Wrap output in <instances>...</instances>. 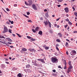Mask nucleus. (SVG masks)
<instances>
[{
    "label": "nucleus",
    "mask_w": 77,
    "mask_h": 77,
    "mask_svg": "<svg viewBox=\"0 0 77 77\" xmlns=\"http://www.w3.org/2000/svg\"><path fill=\"white\" fill-rule=\"evenodd\" d=\"M25 4L27 5V6H31L32 4V2L31 0H29L28 1V2H26L25 1Z\"/></svg>",
    "instance_id": "f257e3e1"
},
{
    "label": "nucleus",
    "mask_w": 77,
    "mask_h": 77,
    "mask_svg": "<svg viewBox=\"0 0 77 77\" xmlns=\"http://www.w3.org/2000/svg\"><path fill=\"white\" fill-rule=\"evenodd\" d=\"M57 59L56 58L53 57L51 59V62L53 63H57Z\"/></svg>",
    "instance_id": "f03ea898"
},
{
    "label": "nucleus",
    "mask_w": 77,
    "mask_h": 77,
    "mask_svg": "<svg viewBox=\"0 0 77 77\" xmlns=\"http://www.w3.org/2000/svg\"><path fill=\"white\" fill-rule=\"evenodd\" d=\"M8 32V29L7 26H4V30L2 31L3 33H5Z\"/></svg>",
    "instance_id": "7ed1b4c3"
},
{
    "label": "nucleus",
    "mask_w": 77,
    "mask_h": 77,
    "mask_svg": "<svg viewBox=\"0 0 77 77\" xmlns=\"http://www.w3.org/2000/svg\"><path fill=\"white\" fill-rule=\"evenodd\" d=\"M71 54L72 56H74L76 54V51L74 50H73L71 53Z\"/></svg>",
    "instance_id": "20e7f679"
},
{
    "label": "nucleus",
    "mask_w": 77,
    "mask_h": 77,
    "mask_svg": "<svg viewBox=\"0 0 77 77\" xmlns=\"http://www.w3.org/2000/svg\"><path fill=\"white\" fill-rule=\"evenodd\" d=\"M32 8L34 10H36L37 11L38 10V8H37V7H36V5L35 4H33L32 5Z\"/></svg>",
    "instance_id": "39448f33"
},
{
    "label": "nucleus",
    "mask_w": 77,
    "mask_h": 77,
    "mask_svg": "<svg viewBox=\"0 0 77 77\" xmlns=\"http://www.w3.org/2000/svg\"><path fill=\"white\" fill-rule=\"evenodd\" d=\"M27 37L28 39H30V40L32 41H35V39H33V38H32L31 37H30L29 36H27Z\"/></svg>",
    "instance_id": "423d86ee"
},
{
    "label": "nucleus",
    "mask_w": 77,
    "mask_h": 77,
    "mask_svg": "<svg viewBox=\"0 0 77 77\" xmlns=\"http://www.w3.org/2000/svg\"><path fill=\"white\" fill-rule=\"evenodd\" d=\"M38 60V61H41L43 63H45V61H44V60L42 59H37Z\"/></svg>",
    "instance_id": "0eeeda50"
},
{
    "label": "nucleus",
    "mask_w": 77,
    "mask_h": 77,
    "mask_svg": "<svg viewBox=\"0 0 77 77\" xmlns=\"http://www.w3.org/2000/svg\"><path fill=\"white\" fill-rule=\"evenodd\" d=\"M64 64L65 65L64 69H66V60H64Z\"/></svg>",
    "instance_id": "6e6552de"
},
{
    "label": "nucleus",
    "mask_w": 77,
    "mask_h": 77,
    "mask_svg": "<svg viewBox=\"0 0 77 77\" xmlns=\"http://www.w3.org/2000/svg\"><path fill=\"white\" fill-rule=\"evenodd\" d=\"M64 10L67 13H68V11H69V10H68V8L66 7L64 9Z\"/></svg>",
    "instance_id": "1a4fd4ad"
},
{
    "label": "nucleus",
    "mask_w": 77,
    "mask_h": 77,
    "mask_svg": "<svg viewBox=\"0 0 77 77\" xmlns=\"http://www.w3.org/2000/svg\"><path fill=\"white\" fill-rule=\"evenodd\" d=\"M0 42H1V43H2V44H6V45L7 46H8V47H9V45H8V43H5V42H2V41H0Z\"/></svg>",
    "instance_id": "9d476101"
},
{
    "label": "nucleus",
    "mask_w": 77,
    "mask_h": 77,
    "mask_svg": "<svg viewBox=\"0 0 77 77\" xmlns=\"http://www.w3.org/2000/svg\"><path fill=\"white\" fill-rule=\"evenodd\" d=\"M29 50L30 51H34V52H35V51H36V50L34 49H29Z\"/></svg>",
    "instance_id": "9b49d317"
},
{
    "label": "nucleus",
    "mask_w": 77,
    "mask_h": 77,
    "mask_svg": "<svg viewBox=\"0 0 77 77\" xmlns=\"http://www.w3.org/2000/svg\"><path fill=\"white\" fill-rule=\"evenodd\" d=\"M8 41L9 42H12V40H11L10 38H6Z\"/></svg>",
    "instance_id": "f8f14e48"
},
{
    "label": "nucleus",
    "mask_w": 77,
    "mask_h": 77,
    "mask_svg": "<svg viewBox=\"0 0 77 77\" xmlns=\"http://www.w3.org/2000/svg\"><path fill=\"white\" fill-rule=\"evenodd\" d=\"M22 50L23 51H27V49L26 48H23Z\"/></svg>",
    "instance_id": "ddd939ff"
},
{
    "label": "nucleus",
    "mask_w": 77,
    "mask_h": 77,
    "mask_svg": "<svg viewBox=\"0 0 77 77\" xmlns=\"http://www.w3.org/2000/svg\"><path fill=\"white\" fill-rule=\"evenodd\" d=\"M45 16L47 18H48V17H49V15H48V13H47L45 14Z\"/></svg>",
    "instance_id": "4468645a"
},
{
    "label": "nucleus",
    "mask_w": 77,
    "mask_h": 77,
    "mask_svg": "<svg viewBox=\"0 0 77 77\" xmlns=\"http://www.w3.org/2000/svg\"><path fill=\"white\" fill-rule=\"evenodd\" d=\"M44 23L45 24V26H47L48 25V22L47 21H45Z\"/></svg>",
    "instance_id": "2eb2a0df"
},
{
    "label": "nucleus",
    "mask_w": 77,
    "mask_h": 77,
    "mask_svg": "<svg viewBox=\"0 0 77 77\" xmlns=\"http://www.w3.org/2000/svg\"><path fill=\"white\" fill-rule=\"evenodd\" d=\"M58 35L59 36H60L59 37H60V38L62 37V34H61L60 33H58Z\"/></svg>",
    "instance_id": "dca6fc26"
},
{
    "label": "nucleus",
    "mask_w": 77,
    "mask_h": 77,
    "mask_svg": "<svg viewBox=\"0 0 77 77\" xmlns=\"http://www.w3.org/2000/svg\"><path fill=\"white\" fill-rule=\"evenodd\" d=\"M30 65L29 64H27V65H26V68H30Z\"/></svg>",
    "instance_id": "f3484780"
},
{
    "label": "nucleus",
    "mask_w": 77,
    "mask_h": 77,
    "mask_svg": "<svg viewBox=\"0 0 77 77\" xmlns=\"http://www.w3.org/2000/svg\"><path fill=\"white\" fill-rule=\"evenodd\" d=\"M38 34L40 35H42V31H40L38 32Z\"/></svg>",
    "instance_id": "a211bd4d"
},
{
    "label": "nucleus",
    "mask_w": 77,
    "mask_h": 77,
    "mask_svg": "<svg viewBox=\"0 0 77 77\" xmlns=\"http://www.w3.org/2000/svg\"><path fill=\"white\" fill-rule=\"evenodd\" d=\"M17 76L19 77H22V75H21V74L20 73L18 74L17 75Z\"/></svg>",
    "instance_id": "6ab92c4d"
},
{
    "label": "nucleus",
    "mask_w": 77,
    "mask_h": 77,
    "mask_svg": "<svg viewBox=\"0 0 77 77\" xmlns=\"http://www.w3.org/2000/svg\"><path fill=\"white\" fill-rule=\"evenodd\" d=\"M48 25L49 27H51V23L49 22V21H48Z\"/></svg>",
    "instance_id": "aec40b11"
},
{
    "label": "nucleus",
    "mask_w": 77,
    "mask_h": 77,
    "mask_svg": "<svg viewBox=\"0 0 77 77\" xmlns=\"http://www.w3.org/2000/svg\"><path fill=\"white\" fill-rule=\"evenodd\" d=\"M71 63H72V62L71 61L69 62V66H71Z\"/></svg>",
    "instance_id": "412c9836"
},
{
    "label": "nucleus",
    "mask_w": 77,
    "mask_h": 77,
    "mask_svg": "<svg viewBox=\"0 0 77 77\" xmlns=\"http://www.w3.org/2000/svg\"><path fill=\"white\" fill-rule=\"evenodd\" d=\"M39 27H36L35 29V30L36 31H38V30H39Z\"/></svg>",
    "instance_id": "4be33fe9"
},
{
    "label": "nucleus",
    "mask_w": 77,
    "mask_h": 77,
    "mask_svg": "<svg viewBox=\"0 0 77 77\" xmlns=\"http://www.w3.org/2000/svg\"><path fill=\"white\" fill-rule=\"evenodd\" d=\"M8 31L10 33H12V30L11 29H9Z\"/></svg>",
    "instance_id": "5701e85b"
},
{
    "label": "nucleus",
    "mask_w": 77,
    "mask_h": 77,
    "mask_svg": "<svg viewBox=\"0 0 77 77\" xmlns=\"http://www.w3.org/2000/svg\"><path fill=\"white\" fill-rule=\"evenodd\" d=\"M56 41L57 42H60V39H57L56 40Z\"/></svg>",
    "instance_id": "b1692460"
},
{
    "label": "nucleus",
    "mask_w": 77,
    "mask_h": 77,
    "mask_svg": "<svg viewBox=\"0 0 77 77\" xmlns=\"http://www.w3.org/2000/svg\"><path fill=\"white\" fill-rule=\"evenodd\" d=\"M0 38H4L5 39V38L2 35H0Z\"/></svg>",
    "instance_id": "393cba45"
},
{
    "label": "nucleus",
    "mask_w": 77,
    "mask_h": 77,
    "mask_svg": "<svg viewBox=\"0 0 77 77\" xmlns=\"http://www.w3.org/2000/svg\"><path fill=\"white\" fill-rule=\"evenodd\" d=\"M17 35H18V36L20 38H21V35H20L19 34H18L17 33H16Z\"/></svg>",
    "instance_id": "a878e982"
},
{
    "label": "nucleus",
    "mask_w": 77,
    "mask_h": 77,
    "mask_svg": "<svg viewBox=\"0 0 77 77\" xmlns=\"http://www.w3.org/2000/svg\"><path fill=\"white\" fill-rule=\"evenodd\" d=\"M45 50H48V49H49V47L46 46L45 47Z\"/></svg>",
    "instance_id": "bb28decb"
},
{
    "label": "nucleus",
    "mask_w": 77,
    "mask_h": 77,
    "mask_svg": "<svg viewBox=\"0 0 77 77\" xmlns=\"http://www.w3.org/2000/svg\"><path fill=\"white\" fill-rule=\"evenodd\" d=\"M32 32H34V33H35L36 32V30H35V29H32Z\"/></svg>",
    "instance_id": "cd10ccee"
},
{
    "label": "nucleus",
    "mask_w": 77,
    "mask_h": 77,
    "mask_svg": "<svg viewBox=\"0 0 77 77\" xmlns=\"http://www.w3.org/2000/svg\"><path fill=\"white\" fill-rule=\"evenodd\" d=\"M69 69H72V65H71V66H69Z\"/></svg>",
    "instance_id": "c85d7f7f"
},
{
    "label": "nucleus",
    "mask_w": 77,
    "mask_h": 77,
    "mask_svg": "<svg viewBox=\"0 0 77 77\" xmlns=\"http://www.w3.org/2000/svg\"><path fill=\"white\" fill-rule=\"evenodd\" d=\"M27 71L28 72H31V70L30 69H28Z\"/></svg>",
    "instance_id": "c756f323"
},
{
    "label": "nucleus",
    "mask_w": 77,
    "mask_h": 77,
    "mask_svg": "<svg viewBox=\"0 0 77 77\" xmlns=\"http://www.w3.org/2000/svg\"><path fill=\"white\" fill-rule=\"evenodd\" d=\"M28 22H29L30 23H32V21L31 20H28Z\"/></svg>",
    "instance_id": "7c9ffc66"
},
{
    "label": "nucleus",
    "mask_w": 77,
    "mask_h": 77,
    "mask_svg": "<svg viewBox=\"0 0 77 77\" xmlns=\"http://www.w3.org/2000/svg\"><path fill=\"white\" fill-rule=\"evenodd\" d=\"M68 23L70 25H72V23L71 22H69Z\"/></svg>",
    "instance_id": "2f4dec72"
},
{
    "label": "nucleus",
    "mask_w": 77,
    "mask_h": 77,
    "mask_svg": "<svg viewBox=\"0 0 77 77\" xmlns=\"http://www.w3.org/2000/svg\"><path fill=\"white\" fill-rule=\"evenodd\" d=\"M23 15L25 16V17H26V18H29V17L25 14H23Z\"/></svg>",
    "instance_id": "473e14b6"
},
{
    "label": "nucleus",
    "mask_w": 77,
    "mask_h": 77,
    "mask_svg": "<svg viewBox=\"0 0 77 77\" xmlns=\"http://www.w3.org/2000/svg\"><path fill=\"white\" fill-rule=\"evenodd\" d=\"M68 45V43L67 42H66V44H65V46H67Z\"/></svg>",
    "instance_id": "72a5a7b5"
},
{
    "label": "nucleus",
    "mask_w": 77,
    "mask_h": 77,
    "mask_svg": "<svg viewBox=\"0 0 77 77\" xmlns=\"http://www.w3.org/2000/svg\"><path fill=\"white\" fill-rule=\"evenodd\" d=\"M71 69H69V68H68V71H70L71 72Z\"/></svg>",
    "instance_id": "f704fd0d"
},
{
    "label": "nucleus",
    "mask_w": 77,
    "mask_h": 77,
    "mask_svg": "<svg viewBox=\"0 0 77 77\" xmlns=\"http://www.w3.org/2000/svg\"><path fill=\"white\" fill-rule=\"evenodd\" d=\"M14 7H17V4H14Z\"/></svg>",
    "instance_id": "c9c22d12"
},
{
    "label": "nucleus",
    "mask_w": 77,
    "mask_h": 77,
    "mask_svg": "<svg viewBox=\"0 0 77 77\" xmlns=\"http://www.w3.org/2000/svg\"><path fill=\"white\" fill-rule=\"evenodd\" d=\"M56 49L58 51H59V48H58L57 47H56Z\"/></svg>",
    "instance_id": "e433bc0d"
},
{
    "label": "nucleus",
    "mask_w": 77,
    "mask_h": 77,
    "mask_svg": "<svg viewBox=\"0 0 77 77\" xmlns=\"http://www.w3.org/2000/svg\"><path fill=\"white\" fill-rule=\"evenodd\" d=\"M58 68H60L61 69H62V67H61V66H59Z\"/></svg>",
    "instance_id": "4c0bfd02"
},
{
    "label": "nucleus",
    "mask_w": 77,
    "mask_h": 77,
    "mask_svg": "<svg viewBox=\"0 0 77 77\" xmlns=\"http://www.w3.org/2000/svg\"><path fill=\"white\" fill-rule=\"evenodd\" d=\"M53 71L54 72H56V71L55 69H54L53 70Z\"/></svg>",
    "instance_id": "58836bf2"
},
{
    "label": "nucleus",
    "mask_w": 77,
    "mask_h": 77,
    "mask_svg": "<svg viewBox=\"0 0 77 77\" xmlns=\"http://www.w3.org/2000/svg\"><path fill=\"white\" fill-rule=\"evenodd\" d=\"M66 21H68V22H69V19H65Z\"/></svg>",
    "instance_id": "ea45409f"
},
{
    "label": "nucleus",
    "mask_w": 77,
    "mask_h": 77,
    "mask_svg": "<svg viewBox=\"0 0 77 77\" xmlns=\"http://www.w3.org/2000/svg\"><path fill=\"white\" fill-rule=\"evenodd\" d=\"M59 44H57L56 45V47H59Z\"/></svg>",
    "instance_id": "a19ab883"
},
{
    "label": "nucleus",
    "mask_w": 77,
    "mask_h": 77,
    "mask_svg": "<svg viewBox=\"0 0 77 77\" xmlns=\"http://www.w3.org/2000/svg\"><path fill=\"white\" fill-rule=\"evenodd\" d=\"M72 9H73V11L75 10V8H74V7H72Z\"/></svg>",
    "instance_id": "79ce46f5"
},
{
    "label": "nucleus",
    "mask_w": 77,
    "mask_h": 77,
    "mask_svg": "<svg viewBox=\"0 0 77 77\" xmlns=\"http://www.w3.org/2000/svg\"><path fill=\"white\" fill-rule=\"evenodd\" d=\"M10 47H11V48H14V46H10Z\"/></svg>",
    "instance_id": "37998d69"
},
{
    "label": "nucleus",
    "mask_w": 77,
    "mask_h": 77,
    "mask_svg": "<svg viewBox=\"0 0 77 77\" xmlns=\"http://www.w3.org/2000/svg\"><path fill=\"white\" fill-rule=\"evenodd\" d=\"M11 24H14V21H11Z\"/></svg>",
    "instance_id": "c03bdc74"
},
{
    "label": "nucleus",
    "mask_w": 77,
    "mask_h": 77,
    "mask_svg": "<svg viewBox=\"0 0 77 77\" xmlns=\"http://www.w3.org/2000/svg\"><path fill=\"white\" fill-rule=\"evenodd\" d=\"M7 44H12V43H11L10 42H8L7 43Z\"/></svg>",
    "instance_id": "a18cd8bd"
},
{
    "label": "nucleus",
    "mask_w": 77,
    "mask_h": 77,
    "mask_svg": "<svg viewBox=\"0 0 77 77\" xmlns=\"http://www.w3.org/2000/svg\"><path fill=\"white\" fill-rule=\"evenodd\" d=\"M54 26L55 27H56V26H57V24H56V23H55L54 24Z\"/></svg>",
    "instance_id": "49530a36"
},
{
    "label": "nucleus",
    "mask_w": 77,
    "mask_h": 77,
    "mask_svg": "<svg viewBox=\"0 0 77 77\" xmlns=\"http://www.w3.org/2000/svg\"><path fill=\"white\" fill-rule=\"evenodd\" d=\"M60 18H58V19H57L56 20V21H59V19H60Z\"/></svg>",
    "instance_id": "de8ad7c7"
},
{
    "label": "nucleus",
    "mask_w": 77,
    "mask_h": 77,
    "mask_svg": "<svg viewBox=\"0 0 77 77\" xmlns=\"http://www.w3.org/2000/svg\"><path fill=\"white\" fill-rule=\"evenodd\" d=\"M6 23L7 24H10V23L9 22H7Z\"/></svg>",
    "instance_id": "09e8293b"
},
{
    "label": "nucleus",
    "mask_w": 77,
    "mask_h": 77,
    "mask_svg": "<svg viewBox=\"0 0 77 77\" xmlns=\"http://www.w3.org/2000/svg\"><path fill=\"white\" fill-rule=\"evenodd\" d=\"M5 63H7V64H9V62H6Z\"/></svg>",
    "instance_id": "8fccbe9b"
},
{
    "label": "nucleus",
    "mask_w": 77,
    "mask_h": 77,
    "mask_svg": "<svg viewBox=\"0 0 77 77\" xmlns=\"http://www.w3.org/2000/svg\"><path fill=\"white\" fill-rule=\"evenodd\" d=\"M7 11H10L9 9V8H7Z\"/></svg>",
    "instance_id": "3c124183"
},
{
    "label": "nucleus",
    "mask_w": 77,
    "mask_h": 77,
    "mask_svg": "<svg viewBox=\"0 0 77 77\" xmlns=\"http://www.w3.org/2000/svg\"><path fill=\"white\" fill-rule=\"evenodd\" d=\"M44 11L45 12H47V10L46 9H45L44 10Z\"/></svg>",
    "instance_id": "603ef678"
},
{
    "label": "nucleus",
    "mask_w": 77,
    "mask_h": 77,
    "mask_svg": "<svg viewBox=\"0 0 77 77\" xmlns=\"http://www.w3.org/2000/svg\"><path fill=\"white\" fill-rule=\"evenodd\" d=\"M66 54H67V55H68V51H66Z\"/></svg>",
    "instance_id": "864d4df0"
},
{
    "label": "nucleus",
    "mask_w": 77,
    "mask_h": 77,
    "mask_svg": "<svg viewBox=\"0 0 77 77\" xmlns=\"http://www.w3.org/2000/svg\"><path fill=\"white\" fill-rule=\"evenodd\" d=\"M27 15H30V12H28L27 13Z\"/></svg>",
    "instance_id": "5fc2aeb1"
},
{
    "label": "nucleus",
    "mask_w": 77,
    "mask_h": 77,
    "mask_svg": "<svg viewBox=\"0 0 77 77\" xmlns=\"http://www.w3.org/2000/svg\"><path fill=\"white\" fill-rule=\"evenodd\" d=\"M70 72H71L69 71V70H68L67 71V72L68 74H69V73Z\"/></svg>",
    "instance_id": "6e6d98bb"
},
{
    "label": "nucleus",
    "mask_w": 77,
    "mask_h": 77,
    "mask_svg": "<svg viewBox=\"0 0 77 77\" xmlns=\"http://www.w3.org/2000/svg\"><path fill=\"white\" fill-rule=\"evenodd\" d=\"M67 26V25H66L65 26V28H66V27H67V26Z\"/></svg>",
    "instance_id": "4d7b16f0"
},
{
    "label": "nucleus",
    "mask_w": 77,
    "mask_h": 77,
    "mask_svg": "<svg viewBox=\"0 0 77 77\" xmlns=\"http://www.w3.org/2000/svg\"><path fill=\"white\" fill-rule=\"evenodd\" d=\"M52 75H57L56 74H52Z\"/></svg>",
    "instance_id": "13d9d810"
},
{
    "label": "nucleus",
    "mask_w": 77,
    "mask_h": 77,
    "mask_svg": "<svg viewBox=\"0 0 77 77\" xmlns=\"http://www.w3.org/2000/svg\"><path fill=\"white\" fill-rule=\"evenodd\" d=\"M61 5H58V8H60V7Z\"/></svg>",
    "instance_id": "bf43d9fd"
},
{
    "label": "nucleus",
    "mask_w": 77,
    "mask_h": 77,
    "mask_svg": "<svg viewBox=\"0 0 77 77\" xmlns=\"http://www.w3.org/2000/svg\"><path fill=\"white\" fill-rule=\"evenodd\" d=\"M73 33H77V31H74L73 32Z\"/></svg>",
    "instance_id": "052dcab7"
},
{
    "label": "nucleus",
    "mask_w": 77,
    "mask_h": 77,
    "mask_svg": "<svg viewBox=\"0 0 77 77\" xmlns=\"http://www.w3.org/2000/svg\"><path fill=\"white\" fill-rule=\"evenodd\" d=\"M12 35H13L14 36H15V34H12Z\"/></svg>",
    "instance_id": "680f3d73"
},
{
    "label": "nucleus",
    "mask_w": 77,
    "mask_h": 77,
    "mask_svg": "<svg viewBox=\"0 0 77 77\" xmlns=\"http://www.w3.org/2000/svg\"><path fill=\"white\" fill-rule=\"evenodd\" d=\"M66 15L67 17H69V15L67 14H66Z\"/></svg>",
    "instance_id": "e2e57ef3"
},
{
    "label": "nucleus",
    "mask_w": 77,
    "mask_h": 77,
    "mask_svg": "<svg viewBox=\"0 0 77 77\" xmlns=\"http://www.w3.org/2000/svg\"><path fill=\"white\" fill-rule=\"evenodd\" d=\"M40 48V50H41V51H43V50H42V49L41 48Z\"/></svg>",
    "instance_id": "0e129e2a"
},
{
    "label": "nucleus",
    "mask_w": 77,
    "mask_h": 77,
    "mask_svg": "<svg viewBox=\"0 0 77 77\" xmlns=\"http://www.w3.org/2000/svg\"><path fill=\"white\" fill-rule=\"evenodd\" d=\"M5 61H8V59H6L5 60Z\"/></svg>",
    "instance_id": "69168bd1"
},
{
    "label": "nucleus",
    "mask_w": 77,
    "mask_h": 77,
    "mask_svg": "<svg viewBox=\"0 0 77 77\" xmlns=\"http://www.w3.org/2000/svg\"><path fill=\"white\" fill-rule=\"evenodd\" d=\"M66 41H69V40H68V39H66Z\"/></svg>",
    "instance_id": "338daca9"
},
{
    "label": "nucleus",
    "mask_w": 77,
    "mask_h": 77,
    "mask_svg": "<svg viewBox=\"0 0 77 77\" xmlns=\"http://www.w3.org/2000/svg\"><path fill=\"white\" fill-rule=\"evenodd\" d=\"M60 77H64V76L63 75H61Z\"/></svg>",
    "instance_id": "774afa93"
}]
</instances>
